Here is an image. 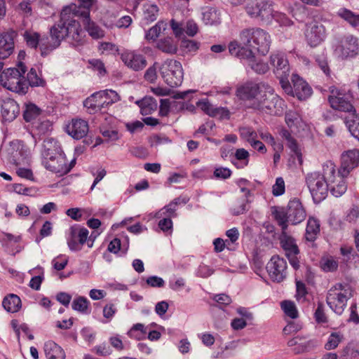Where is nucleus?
I'll use <instances>...</instances> for the list:
<instances>
[{
  "label": "nucleus",
  "mask_w": 359,
  "mask_h": 359,
  "mask_svg": "<svg viewBox=\"0 0 359 359\" xmlns=\"http://www.w3.org/2000/svg\"><path fill=\"white\" fill-rule=\"evenodd\" d=\"M147 337H160L161 333L158 331L152 330V325H144L142 323H136L133 325L128 332L130 337H137L138 335H146Z\"/></svg>",
  "instance_id": "nucleus-33"
},
{
  "label": "nucleus",
  "mask_w": 359,
  "mask_h": 359,
  "mask_svg": "<svg viewBox=\"0 0 359 359\" xmlns=\"http://www.w3.org/2000/svg\"><path fill=\"white\" fill-rule=\"evenodd\" d=\"M274 219L277 222L278 224L281 228V232H285L287 229V222L289 221V215L287 214V210H285L283 208H276L272 212Z\"/></svg>",
  "instance_id": "nucleus-42"
},
{
  "label": "nucleus",
  "mask_w": 359,
  "mask_h": 359,
  "mask_svg": "<svg viewBox=\"0 0 359 359\" xmlns=\"http://www.w3.org/2000/svg\"><path fill=\"white\" fill-rule=\"evenodd\" d=\"M287 344L290 350L294 354L309 352L316 346L312 340H306V338H290Z\"/></svg>",
  "instance_id": "nucleus-27"
},
{
  "label": "nucleus",
  "mask_w": 359,
  "mask_h": 359,
  "mask_svg": "<svg viewBox=\"0 0 359 359\" xmlns=\"http://www.w3.org/2000/svg\"><path fill=\"white\" fill-rule=\"evenodd\" d=\"M79 5L72 4L65 8H71L79 18L90 16L91 8L96 4L97 0H78Z\"/></svg>",
  "instance_id": "nucleus-30"
},
{
  "label": "nucleus",
  "mask_w": 359,
  "mask_h": 359,
  "mask_svg": "<svg viewBox=\"0 0 359 359\" xmlns=\"http://www.w3.org/2000/svg\"><path fill=\"white\" fill-rule=\"evenodd\" d=\"M239 131L241 137L250 144L258 137L257 132L251 128L244 127L241 128Z\"/></svg>",
  "instance_id": "nucleus-56"
},
{
  "label": "nucleus",
  "mask_w": 359,
  "mask_h": 359,
  "mask_svg": "<svg viewBox=\"0 0 359 359\" xmlns=\"http://www.w3.org/2000/svg\"><path fill=\"white\" fill-rule=\"evenodd\" d=\"M239 339L233 340L231 338H217V350L212 354L213 358H224L228 357L240 345Z\"/></svg>",
  "instance_id": "nucleus-21"
},
{
  "label": "nucleus",
  "mask_w": 359,
  "mask_h": 359,
  "mask_svg": "<svg viewBox=\"0 0 359 359\" xmlns=\"http://www.w3.org/2000/svg\"><path fill=\"white\" fill-rule=\"evenodd\" d=\"M155 48L167 54H175L177 46L171 37H165L156 42Z\"/></svg>",
  "instance_id": "nucleus-38"
},
{
  "label": "nucleus",
  "mask_w": 359,
  "mask_h": 359,
  "mask_svg": "<svg viewBox=\"0 0 359 359\" xmlns=\"http://www.w3.org/2000/svg\"><path fill=\"white\" fill-rule=\"evenodd\" d=\"M121 58L128 67L134 71L142 70L147 65L145 56L135 50L124 51Z\"/></svg>",
  "instance_id": "nucleus-19"
},
{
  "label": "nucleus",
  "mask_w": 359,
  "mask_h": 359,
  "mask_svg": "<svg viewBox=\"0 0 359 359\" xmlns=\"http://www.w3.org/2000/svg\"><path fill=\"white\" fill-rule=\"evenodd\" d=\"M302 329V326L297 323L290 322L283 329L285 335H299Z\"/></svg>",
  "instance_id": "nucleus-61"
},
{
  "label": "nucleus",
  "mask_w": 359,
  "mask_h": 359,
  "mask_svg": "<svg viewBox=\"0 0 359 359\" xmlns=\"http://www.w3.org/2000/svg\"><path fill=\"white\" fill-rule=\"evenodd\" d=\"M306 182L316 203H320L326 198L329 184L324 172L323 175L317 172L308 174Z\"/></svg>",
  "instance_id": "nucleus-12"
},
{
  "label": "nucleus",
  "mask_w": 359,
  "mask_h": 359,
  "mask_svg": "<svg viewBox=\"0 0 359 359\" xmlns=\"http://www.w3.org/2000/svg\"><path fill=\"white\" fill-rule=\"evenodd\" d=\"M177 204V201L170 203L168 205H165L156 213V217L161 218L164 217L170 219L175 217L177 216L176 210Z\"/></svg>",
  "instance_id": "nucleus-50"
},
{
  "label": "nucleus",
  "mask_w": 359,
  "mask_h": 359,
  "mask_svg": "<svg viewBox=\"0 0 359 359\" xmlns=\"http://www.w3.org/2000/svg\"><path fill=\"white\" fill-rule=\"evenodd\" d=\"M323 171L327 177L328 184L332 194L336 197L343 195L347 189L346 183L344 180L346 176L341 174L336 175L335 165L332 163L327 164L323 166Z\"/></svg>",
  "instance_id": "nucleus-14"
},
{
  "label": "nucleus",
  "mask_w": 359,
  "mask_h": 359,
  "mask_svg": "<svg viewBox=\"0 0 359 359\" xmlns=\"http://www.w3.org/2000/svg\"><path fill=\"white\" fill-rule=\"evenodd\" d=\"M337 15L352 27H355L359 25V15L355 14L349 9L345 8H341L338 11Z\"/></svg>",
  "instance_id": "nucleus-47"
},
{
  "label": "nucleus",
  "mask_w": 359,
  "mask_h": 359,
  "mask_svg": "<svg viewBox=\"0 0 359 359\" xmlns=\"http://www.w3.org/2000/svg\"><path fill=\"white\" fill-rule=\"evenodd\" d=\"M285 185L284 180L282 177H278L276 180V183L272 187V194L275 196H278L285 193Z\"/></svg>",
  "instance_id": "nucleus-62"
},
{
  "label": "nucleus",
  "mask_w": 359,
  "mask_h": 359,
  "mask_svg": "<svg viewBox=\"0 0 359 359\" xmlns=\"http://www.w3.org/2000/svg\"><path fill=\"white\" fill-rule=\"evenodd\" d=\"M17 105L15 102L9 101L2 105L1 114L6 121H11L16 116Z\"/></svg>",
  "instance_id": "nucleus-49"
},
{
  "label": "nucleus",
  "mask_w": 359,
  "mask_h": 359,
  "mask_svg": "<svg viewBox=\"0 0 359 359\" xmlns=\"http://www.w3.org/2000/svg\"><path fill=\"white\" fill-rule=\"evenodd\" d=\"M120 100L119 95L112 90H100L94 93L84 101V107L89 113L95 114L106 110L110 105Z\"/></svg>",
  "instance_id": "nucleus-6"
},
{
  "label": "nucleus",
  "mask_w": 359,
  "mask_h": 359,
  "mask_svg": "<svg viewBox=\"0 0 359 359\" xmlns=\"http://www.w3.org/2000/svg\"><path fill=\"white\" fill-rule=\"evenodd\" d=\"M72 307L81 313H89L90 302L86 297L80 296L73 300Z\"/></svg>",
  "instance_id": "nucleus-52"
},
{
  "label": "nucleus",
  "mask_w": 359,
  "mask_h": 359,
  "mask_svg": "<svg viewBox=\"0 0 359 359\" xmlns=\"http://www.w3.org/2000/svg\"><path fill=\"white\" fill-rule=\"evenodd\" d=\"M41 155L45 168L60 176L67 174L76 164L75 159L67 163L58 142L53 138L44 140Z\"/></svg>",
  "instance_id": "nucleus-2"
},
{
  "label": "nucleus",
  "mask_w": 359,
  "mask_h": 359,
  "mask_svg": "<svg viewBox=\"0 0 359 359\" xmlns=\"http://www.w3.org/2000/svg\"><path fill=\"white\" fill-rule=\"evenodd\" d=\"M88 230L79 225H74L69 229L67 238V245L71 250L79 251L83 245L87 243L88 248H92L94 240L88 236Z\"/></svg>",
  "instance_id": "nucleus-13"
},
{
  "label": "nucleus",
  "mask_w": 359,
  "mask_h": 359,
  "mask_svg": "<svg viewBox=\"0 0 359 359\" xmlns=\"http://www.w3.org/2000/svg\"><path fill=\"white\" fill-rule=\"evenodd\" d=\"M51 123L45 117L39 118L37 121L32 123V130L35 135L41 136L46 134L51 130Z\"/></svg>",
  "instance_id": "nucleus-43"
},
{
  "label": "nucleus",
  "mask_w": 359,
  "mask_h": 359,
  "mask_svg": "<svg viewBox=\"0 0 359 359\" xmlns=\"http://www.w3.org/2000/svg\"><path fill=\"white\" fill-rule=\"evenodd\" d=\"M283 100L273 93V89L268 86L261 98L254 103L253 109L270 115H280L283 112Z\"/></svg>",
  "instance_id": "nucleus-8"
},
{
  "label": "nucleus",
  "mask_w": 359,
  "mask_h": 359,
  "mask_svg": "<svg viewBox=\"0 0 359 359\" xmlns=\"http://www.w3.org/2000/svg\"><path fill=\"white\" fill-rule=\"evenodd\" d=\"M334 52L343 60L356 56L359 53L358 39L351 34L342 36L337 41Z\"/></svg>",
  "instance_id": "nucleus-15"
},
{
  "label": "nucleus",
  "mask_w": 359,
  "mask_h": 359,
  "mask_svg": "<svg viewBox=\"0 0 359 359\" xmlns=\"http://www.w3.org/2000/svg\"><path fill=\"white\" fill-rule=\"evenodd\" d=\"M168 25L163 20L158 21L155 25L149 28L145 34L144 39L149 43H156L161 33L167 29Z\"/></svg>",
  "instance_id": "nucleus-32"
},
{
  "label": "nucleus",
  "mask_w": 359,
  "mask_h": 359,
  "mask_svg": "<svg viewBox=\"0 0 359 359\" xmlns=\"http://www.w3.org/2000/svg\"><path fill=\"white\" fill-rule=\"evenodd\" d=\"M292 82L294 88L292 97H297L299 100H306L311 95V87L300 76L293 74Z\"/></svg>",
  "instance_id": "nucleus-25"
},
{
  "label": "nucleus",
  "mask_w": 359,
  "mask_h": 359,
  "mask_svg": "<svg viewBox=\"0 0 359 359\" xmlns=\"http://www.w3.org/2000/svg\"><path fill=\"white\" fill-rule=\"evenodd\" d=\"M68 262L69 258L67 255H60L52 260V264L55 270L61 271L66 267Z\"/></svg>",
  "instance_id": "nucleus-60"
},
{
  "label": "nucleus",
  "mask_w": 359,
  "mask_h": 359,
  "mask_svg": "<svg viewBox=\"0 0 359 359\" xmlns=\"http://www.w3.org/2000/svg\"><path fill=\"white\" fill-rule=\"evenodd\" d=\"M287 214L289 215V221L293 225L301 223L306 217V210L302 202L299 199L296 198L289 201L287 205Z\"/></svg>",
  "instance_id": "nucleus-23"
},
{
  "label": "nucleus",
  "mask_w": 359,
  "mask_h": 359,
  "mask_svg": "<svg viewBox=\"0 0 359 359\" xmlns=\"http://www.w3.org/2000/svg\"><path fill=\"white\" fill-rule=\"evenodd\" d=\"M15 36L16 34L13 31L0 34V60H5L13 54Z\"/></svg>",
  "instance_id": "nucleus-24"
},
{
  "label": "nucleus",
  "mask_w": 359,
  "mask_h": 359,
  "mask_svg": "<svg viewBox=\"0 0 359 359\" xmlns=\"http://www.w3.org/2000/svg\"><path fill=\"white\" fill-rule=\"evenodd\" d=\"M11 325L18 337H33L32 331L26 323H20L18 320H13Z\"/></svg>",
  "instance_id": "nucleus-51"
},
{
  "label": "nucleus",
  "mask_w": 359,
  "mask_h": 359,
  "mask_svg": "<svg viewBox=\"0 0 359 359\" xmlns=\"http://www.w3.org/2000/svg\"><path fill=\"white\" fill-rule=\"evenodd\" d=\"M354 290L346 282L336 283L327 290L326 302L336 313L341 314L347 305V302L353 296Z\"/></svg>",
  "instance_id": "nucleus-5"
},
{
  "label": "nucleus",
  "mask_w": 359,
  "mask_h": 359,
  "mask_svg": "<svg viewBox=\"0 0 359 359\" xmlns=\"http://www.w3.org/2000/svg\"><path fill=\"white\" fill-rule=\"evenodd\" d=\"M85 30L89 36L93 39H102L105 35V32L95 22L90 19V16L81 18Z\"/></svg>",
  "instance_id": "nucleus-31"
},
{
  "label": "nucleus",
  "mask_w": 359,
  "mask_h": 359,
  "mask_svg": "<svg viewBox=\"0 0 359 359\" xmlns=\"http://www.w3.org/2000/svg\"><path fill=\"white\" fill-rule=\"evenodd\" d=\"M240 41L233 40L228 46L231 55L242 59L255 57L256 51L262 55H266L271 43L270 34L260 27H247L243 29L239 34Z\"/></svg>",
  "instance_id": "nucleus-1"
},
{
  "label": "nucleus",
  "mask_w": 359,
  "mask_h": 359,
  "mask_svg": "<svg viewBox=\"0 0 359 359\" xmlns=\"http://www.w3.org/2000/svg\"><path fill=\"white\" fill-rule=\"evenodd\" d=\"M279 134L281 137L285 140L287 146L290 150L298 157L302 156V152L299 148V144L297 140L292 135L290 130L286 128H282L279 131Z\"/></svg>",
  "instance_id": "nucleus-36"
},
{
  "label": "nucleus",
  "mask_w": 359,
  "mask_h": 359,
  "mask_svg": "<svg viewBox=\"0 0 359 359\" xmlns=\"http://www.w3.org/2000/svg\"><path fill=\"white\" fill-rule=\"evenodd\" d=\"M268 86L262 83L246 82L237 88L236 95L240 100L247 102L246 106L248 108L253 109L254 103L261 98Z\"/></svg>",
  "instance_id": "nucleus-11"
},
{
  "label": "nucleus",
  "mask_w": 359,
  "mask_h": 359,
  "mask_svg": "<svg viewBox=\"0 0 359 359\" xmlns=\"http://www.w3.org/2000/svg\"><path fill=\"white\" fill-rule=\"evenodd\" d=\"M319 266L325 273L335 272L339 267V260L334 256L325 255L320 258Z\"/></svg>",
  "instance_id": "nucleus-35"
},
{
  "label": "nucleus",
  "mask_w": 359,
  "mask_h": 359,
  "mask_svg": "<svg viewBox=\"0 0 359 359\" xmlns=\"http://www.w3.org/2000/svg\"><path fill=\"white\" fill-rule=\"evenodd\" d=\"M271 20H275L280 26H290L292 24V21L283 13L276 11L272 8Z\"/></svg>",
  "instance_id": "nucleus-57"
},
{
  "label": "nucleus",
  "mask_w": 359,
  "mask_h": 359,
  "mask_svg": "<svg viewBox=\"0 0 359 359\" xmlns=\"http://www.w3.org/2000/svg\"><path fill=\"white\" fill-rule=\"evenodd\" d=\"M4 308L8 312H18L21 306L22 302L20 298L14 294H9L6 296L2 302Z\"/></svg>",
  "instance_id": "nucleus-37"
},
{
  "label": "nucleus",
  "mask_w": 359,
  "mask_h": 359,
  "mask_svg": "<svg viewBox=\"0 0 359 359\" xmlns=\"http://www.w3.org/2000/svg\"><path fill=\"white\" fill-rule=\"evenodd\" d=\"M54 32L57 31L53 25L50 28V35L49 36H43L41 37L38 48L42 56H46L60 45L62 40L60 37H57L58 34H57Z\"/></svg>",
  "instance_id": "nucleus-22"
},
{
  "label": "nucleus",
  "mask_w": 359,
  "mask_h": 359,
  "mask_svg": "<svg viewBox=\"0 0 359 359\" xmlns=\"http://www.w3.org/2000/svg\"><path fill=\"white\" fill-rule=\"evenodd\" d=\"M280 243L281 247L285 252V255L287 257L290 264L295 269L299 268V260L298 255L299 254V248L295 242V240L292 236H289L285 232H281L280 236Z\"/></svg>",
  "instance_id": "nucleus-17"
},
{
  "label": "nucleus",
  "mask_w": 359,
  "mask_h": 359,
  "mask_svg": "<svg viewBox=\"0 0 359 359\" xmlns=\"http://www.w3.org/2000/svg\"><path fill=\"white\" fill-rule=\"evenodd\" d=\"M304 35L307 43L311 47H316L326 38V29L321 23H311L306 25Z\"/></svg>",
  "instance_id": "nucleus-18"
},
{
  "label": "nucleus",
  "mask_w": 359,
  "mask_h": 359,
  "mask_svg": "<svg viewBox=\"0 0 359 359\" xmlns=\"http://www.w3.org/2000/svg\"><path fill=\"white\" fill-rule=\"evenodd\" d=\"M88 122L81 118H74L67 126V133L76 140L84 137L88 134Z\"/></svg>",
  "instance_id": "nucleus-28"
},
{
  "label": "nucleus",
  "mask_w": 359,
  "mask_h": 359,
  "mask_svg": "<svg viewBox=\"0 0 359 359\" xmlns=\"http://www.w3.org/2000/svg\"><path fill=\"white\" fill-rule=\"evenodd\" d=\"M45 353L48 359H65V358L62 348L52 341L46 343Z\"/></svg>",
  "instance_id": "nucleus-39"
},
{
  "label": "nucleus",
  "mask_w": 359,
  "mask_h": 359,
  "mask_svg": "<svg viewBox=\"0 0 359 359\" xmlns=\"http://www.w3.org/2000/svg\"><path fill=\"white\" fill-rule=\"evenodd\" d=\"M27 46L31 48L36 49L39 47L41 34L32 29H26L22 34Z\"/></svg>",
  "instance_id": "nucleus-44"
},
{
  "label": "nucleus",
  "mask_w": 359,
  "mask_h": 359,
  "mask_svg": "<svg viewBox=\"0 0 359 359\" xmlns=\"http://www.w3.org/2000/svg\"><path fill=\"white\" fill-rule=\"evenodd\" d=\"M27 84L31 86H42L44 83L42 79L39 76L35 69L32 68L27 74Z\"/></svg>",
  "instance_id": "nucleus-58"
},
{
  "label": "nucleus",
  "mask_w": 359,
  "mask_h": 359,
  "mask_svg": "<svg viewBox=\"0 0 359 359\" xmlns=\"http://www.w3.org/2000/svg\"><path fill=\"white\" fill-rule=\"evenodd\" d=\"M269 278L276 283H281L286 278L287 262L278 255H273L266 266Z\"/></svg>",
  "instance_id": "nucleus-16"
},
{
  "label": "nucleus",
  "mask_w": 359,
  "mask_h": 359,
  "mask_svg": "<svg viewBox=\"0 0 359 359\" xmlns=\"http://www.w3.org/2000/svg\"><path fill=\"white\" fill-rule=\"evenodd\" d=\"M243 60H247L251 69L258 74H265L269 69L268 64L257 60L255 55L254 58Z\"/></svg>",
  "instance_id": "nucleus-53"
},
{
  "label": "nucleus",
  "mask_w": 359,
  "mask_h": 359,
  "mask_svg": "<svg viewBox=\"0 0 359 359\" xmlns=\"http://www.w3.org/2000/svg\"><path fill=\"white\" fill-rule=\"evenodd\" d=\"M308 290L305 283L302 281H296V294L295 298L298 302H304L306 300Z\"/></svg>",
  "instance_id": "nucleus-59"
},
{
  "label": "nucleus",
  "mask_w": 359,
  "mask_h": 359,
  "mask_svg": "<svg viewBox=\"0 0 359 359\" xmlns=\"http://www.w3.org/2000/svg\"><path fill=\"white\" fill-rule=\"evenodd\" d=\"M158 222V227L166 234H170L172 231V222L170 218L161 217Z\"/></svg>",
  "instance_id": "nucleus-64"
},
{
  "label": "nucleus",
  "mask_w": 359,
  "mask_h": 359,
  "mask_svg": "<svg viewBox=\"0 0 359 359\" xmlns=\"http://www.w3.org/2000/svg\"><path fill=\"white\" fill-rule=\"evenodd\" d=\"M137 104L140 108L141 114L144 116L151 114L157 108L156 100L151 97H145L137 101Z\"/></svg>",
  "instance_id": "nucleus-45"
},
{
  "label": "nucleus",
  "mask_w": 359,
  "mask_h": 359,
  "mask_svg": "<svg viewBox=\"0 0 359 359\" xmlns=\"http://www.w3.org/2000/svg\"><path fill=\"white\" fill-rule=\"evenodd\" d=\"M280 306L284 314L291 319L299 317V311L295 303L292 300H283L280 302Z\"/></svg>",
  "instance_id": "nucleus-46"
},
{
  "label": "nucleus",
  "mask_w": 359,
  "mask_h": 359,
  "mask_svg": "<svg viewBox=\"0 0 359 359\" xmlns=\"http://www.w3.org/2000/svg\"><path fill=\"white\" fill-rule=\"evenodd\" d=\"M159 70L163 80L170 87H177L182 83L184 74L179 61L167 60L162 63Z\"/></svg>",
  "instance_id": "nucleus-10"
},
{
  "label": "nucleus",
  "mask_w": 359,
  "mask_h": 359,
  "mask_svg": "<svg viewBox=\"0 0 359 359\" xmlns=\"http://www.w3.org/2000/svg\"><path fill=\"white\" fill-rule=\"evenodd\" d=\"M158 14V8L155 4H147L144 5V18L148 22H154Z\"/></svg>",
  "instance_id": "nucleus-55"
},
{
  "label": "nucleus",
  "mask_w": 359,
  "mask_h": 359,
  "mask_svg": "<svg viewBox=\"0 0 359 359\" xmlns=\"http://www.w3.org/2000/svg\"><path fill=\"white\" fill-rule=\"evenodd\" d=\"M273 3L269 0H245L244 9L248 15L261 22H271Z\"/></svg>",
  "instance_id": "nucleus-9"
},
{
  "label": "nucleus",
  "mask_w": 359,
  "mask_h": 359,
  "mask_svg": "<svg viewBox=\"0 0 359 359\" xmlns=\"http://www.w3.org/2000/svg\"><path fill=\"white\" fill-rule=\"evenodd\" d=\"M250 161L249 152L243 149H237L233 155L232 163L238 169H242L246 167Z\"/></svg>",
  "instance_id": "nucleus-40"
},
{
  "label": "nucleus",
  "mask_w": 359,
  "mask_h": 359,
  "mask_svg": "<svg viewBox=\"0 0 359 359\" xmlns=\"http://www.w3.org/2000/svg\"><path fill=\"white\" fill-rule=\"evenodd\" d=\"M27 71L25 65L20 62L18 68H8L0 74V85L4 88L20 95L27 93L29 86L23 75Z\"/></svg>",
  "instance_id": "nucleus-4"
},
{
  "label": "nucleus",
  "mask_w": 359,
  "mask_h": 359,
  "mask_svg": "<svg viewBox=\"0 0 359 359\" xmlns=\"http://www.w3.org/2000/svg\"><path fill=\"white\" fill-rule=\"evenodd\" d=\"M329 91L328 102L333 109L349 113L355 111L352 103L353 96L350 89L345 86H332Z\"/></svg>",
  "instance_id": "nucleus-7"
},
{
  "label": "nucleus",
  "mask_w": 359,
  "mask_h": 359,
  "mask_svg": "<svg viewBox=\"0 0 359 359\" xmlns=\"http://www.w3.org/2000/svg\"><path fill=\"white\" fill-rule=\"evenodd\" d=\"M314 318L318 323H325L327 322V317L322 303L318 304L317 309L314 313Z\"/></svg>",
  "instance_id": "nucleus-63"
},
{
  "label": "nucleus",
  "mask_w": 359,
  "mask_h": 359,
  "mask_svg": "<svg viewBox=\"0 0 359 359\" xmlns=\"http://www.w3.org/2000/svg\"><path fill=\"white\" fill-rule=\"evenodd\" d=\"M117 312L116 304L112 302H107L104 304L102 309V315L104 318V323L110 322Z\"/></svg>",
  "instance_id": "nucleus-54"
},
{
  "label": "nucleus",
  "mask_w": 359,
  "mask_h": 359,
  "mask_svg": "<svg viewBox=\"0 0 359 359\" xmlns=\"http://www.w3.org/2000/svg\"><path fill=\"white\" fill-rule=\"evenodd\" d=\"M270 64L274 68V72L277 75L287 76L290 67L284 53L281 52L273 53L270 56Z\"/></svg>",
  "instance_id": "nucleus-29"
},
{
  "label": "nucleus",
  "mask_w": 359,
  "mask_h": 359,
  "mask_svg": "<svg viewBox=\"0 0 359 359\" xmlns=\"http://www.w3.org/2000/svg\"><path fill=\"white\" fill-rule=\"evenodd\" d=\"M320 231V221L313 217H310L307 221L305 238L306 241L313 242L316 240Z\"/></svg>",
  "instance_id": "nucleus-34"
},
{
  "label": "nucleus",
  "mask_w": 359,
  "mask_h": 359,
  "mask_svg": "<svg viewBox=\"0 0 359 359\" xmlns=\"http://www.w3.org/2000/svg\"><path fill=\"white\" fill-rule=\"evenodd\" d=\"M341 167L338 173L347 176L351 170L359 165V150L353 149L344 151L341 157Z\"/></svg>",
  "instance_id": "nucleus-20"
},
{
  "label": "nucleus",
  "mask_w": 359,
  "mask_h": 359,
  "mask_svg": "<svg viewBox=\"0 0 359 359\" xmlns=\"http://www.w3.org/2000/svg\"><path fill=\"white\" fill-rule=\"evenodd\" d=\"M71 8H63L60 13L58 23L54 25L58 34L57 37L61 40L67 39L74 46H81L86 41V34L76 18L79 15L72 13Z\"/></svg>",
  "instance_id": "nucleus-3"
},
{
  "label": "nucleus",
  "mask_w": 359,
  "mask_h": 359,
  "mask_svg": "<svg viewBox=\"0 0 359 359\" xmlns=\"http://www.w3.org/2000/svg\"><path fill=\"white\" fill-rule=\"evenodd\" d=\"M1 241L4 250L13 256L20 252L23 248L20 236H14L8 233H4Z\"/></svg>",
  "instance_id": "nucleus-26"
},
{
  "label": "nucleus",
  "mask_w": 359,
  "mask_h": 359,
  "mask_svg": "<svg viewBox=\"0 0 359 359\" xmlns=\"http://www.w3.org/2000/svg\"><path fill=\"white\" fill-rule=\"evenodd\" d=\"M29 273L31 274H34V276L32 278L29 286L33 290H39L44 279L43 268L40 266L36 267L30 271Z\"/></svg>",
  "instance_id": "nucleus-48"
},
{
  "label": "nucleus",
  "mask_w": 359,
  "mask_h": 359,
  "mask_svg": "<svg viewBox=\"0 0 359 359\" xmlns=\"http://www.w3.org/2000/svg\"><path fill=\"white\" fill-rule=\"evenodd\" d=\"M42 111L36 104L29 103L26 104L25 109L23 112V117L26 122H31L32 124L34 121H37L41 116Z\"/></svg>",
  "instance_id": "nucleus-41"
}]
</instances>
